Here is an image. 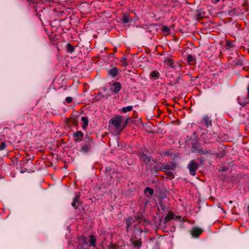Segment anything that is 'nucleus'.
<instances>
[{
	"label": "nucleus",
	"instance_id": "1",
	"mask_svg": "<svg viewBox=\"0 0 249 249\" xmlns=\"http://www.w3.org/2000/svg\"><path fill=\"white\" fill-rule=\"evenodd\" d=\"M95 146L93 138L87 135L84 139L83 143L80 145V152L83 154H87L90 152Z\"/></svg>",
	"mask_w": 249,
	"mask_h": 249
},
{
	"label": "nucleus",
	"instance_id": "2",
	"mask_svg": "<svg viewBox=\"0 0 249 249\" xmlns=\"http://www.w3.org/2000/svg\"><path fill=\"white\" fill-rule=\"evenodd\" d=\"M123 116L121 115H117L112 118L109 122V124H112L116 129L119 130L120 132L121 131V128L122 127L121 124L123 120Z\"/></svg>",
	"mask_w": 249,
	"mask_h": 249
},
{
	"label": "nucleus",
	"instance_id": "3",
	"mask_svg": "<svg viewBox=\"0 0 249 249\" xmlns=\"http://www.w3.org/2000/svg\"><path fill=\"white\" fill-rule=\"evenodd\" d=\"M191 145V151L192 153H196L197 155H201V153H203L201 144L198 141L192 142Z\"/></svg>",
	"mask_w": 249,
	"mask_h": 249
},
{
	"label": "nucleus",
	"instance_id": "4",
	"mask_svg": "<svg viewBox=\"0 0 249 249\" xmlns=\"http://www.w3.org/2000/svg\"><path fill=\"white\" fill-rule=\"evenodd\" d=\"M200 124L206 128L211 126L212 125V116L208 114H204L201 118Z\"/></svg>",
	"mask_w": 249,
	"mask_h": 249
},
{
	"label": "nucleus",
	"instance_id": "5",
	"mask_svg": "<svg viewBox=\"0 0 249 249\" xmlns=\"http://www.w3.org/2000/svg\"><path fill=\"white\" fill-rule=\"evenodd\" d=\"M198 164L194 160H190L187 165V168L189 169V173L193 176L196 175V172L198 169Z\"/></svg>",
	"mask_w": 249,
	"mask_h": 249
},
{
	"label": "nucleus",
	"instance_id": "6",
	"mask_svg": "<svg viewBox=\"0 0 249 249\" xmlns=\"http://www.w3.org/2000/svg\"><path fill=\"white\" fill-rule=\"evenodd\" d=\"M88 239L84 236H82L78 240L77 249H89Z\"/></svg>",
	"mask_w": 249,
	"mask_h": 249
},
{
	"label": "nucleus",
	"instance_id": "7",
	"mask_svg": "<svg viewBox=\"0 0 249 249\" xmlns=\"http://www.w3.org/2000/svg\"><path fill=\"white\" fill-rule=\"evenodd\" d=\"M193 15L194 18L196 20L201 19L204 15V10L202 8L197 9L193 12Z\"/></svg>",
	"mask_w": 249,
	"mask_h": 249
},
{
	"label": "nucleus",
	"instance_id": "8",
	"mask_svg": "<svg viewBox=\"0 0 249 249\" xmlns=\"http://www.w3.org/2000/svg\"><path fill=\"white\" fill-rule=\"evenodd\" d=\"M72 206L75 209H80L81 206V202L80 201V196L76 195L74 198L73 199V201L71 203Z\"/></svg>",
	"mask_w": 249,
	"mask_h": 249
},
{
	"label": "nucleus",
	"instance_id": "9",
	"mask_svg": "<svg viewBox=\"0 0 249 249\" xmlns=\"http://www.w3.org/2000/svg\"><path fill=\"white\" fill-rule=\"evenodd\" d=\"M74 140L75 142H79L84 141V133L80 130L77 131L73 134Z\"/></svg>",
	"mask_w": 249,
	"mask_h": 249
},
{
	"label": "nucleus",
	"instance_id": "10",
	"mask_svg": "<svg viewBox=\"0 0 249 249\" xmlns=\"http://www.w3.org/2000/svg\"><path fill=\"white\" fill-rule=\"evenodd\" d=\"M121 88L122 86L120 83L114 82L111 86L110 90H111L114 94H116L120 91Z\"/></svg>",
	"mask_w": 249,
	"mask_h": 249
},
{
	"label": "nucleus",
	"instance_id": "11",
	"mask_svg": "<svg viewBox=\"0 0 249 249\" xmlns=\"http://www.w3.org/2000/svg\"><path fill=\"white\" fill-rule=\"evenodd\" d=\"M136 220L138 221V223L134 227V230L135 231H139L140 232H142L143 231L142 229H140L139 224L141 223L144 219V217L142 214H139L135 217Z\"/></svg>",
	"mask_w": 249,
	"mask_h": 249
},
{
	"label": "nucleus",
	"instance_id": "12",
	"mask_svg": "<svg viewBox=\"0 0 249 249\" xmlns=\"http://www.w3.org/2000/svg\"><path fill=\"white\" fill-rule=\"evenodd\" d=\"M107 75L112 78H115L119 72V69L116 67H113L107 70Z\"/></svg>",
	"mask_w": 249,
	"mask_h": 249
},
{
	"label": "nucleus",
	"instance_id": "13",
	"mask_svg": "<svg viewBox=\"0 0 249 249\" xmlns=\"http://www.w3.org/2000/svg\"><path fill=\"white\" fill-rule=\"evenodd\" d=\"M202 232V229L197 227H194L191 230V234L193 237L197 238Z\"/></svg>",
	"mask_w": 249,
	"mask_h": 249
},
{
	"label": "nucleus",
	"instance_id": "14",
	"mask_svg": "<svg viewBox=\"0 0 249 249\" xmlns=\"http://www.w3.org/2000/svg\"><path fill=\"white\" fill-rule=\"evenodd\" d=\"M121 19L124 23H129L132 21V18L127 13L123 14L122 18Z\"/></svg>",
	"mask_w": 249,
	"mask_h": 249
},
{
	"label": "nucleus",
	"instance_id": "15",
	"mask_svg": "<svg viewBox=\"0 0 249 249\" xmlns=\"http://www.w3.org/2000/svg\"><path fill=\"white\" fill-rule=\"evenodd\" d=\"M126 224V231L128 232L129 231L130 227L132 226L134 222V219L132 216H129L125 220Z\"/></svg>",
	"mask_w": 249,
	"mask_h": 249
},
{
	"label": "nucleus",
	"instance_id": "16",
	"mask_svg": "<svg viewBox=\"0 0 249 249\" xmlns=\"http://www.w3.org/2000/svg\"><path fill=\"white\" fill-rule=\"evenodd\" d=\"M241 14H242L240 11L239 8H235L234 9H231L229 10L228 12V16H239Z\"/></svg>",
	"mask_w": 249,
	"mask_h": 249
},
{
	"label": "nucleus",
	"instance_id": "17",
	"mask_svg": "<svg viewBox=\"0 0 249 249\" xmlns=\"http://www.w3.org/2000/svg\"><path fill=\"white\" fill-rule=\"evenodd\" d=\"M96 239L95 236L93 235H91L89 236V239H88V244L89 247H95L96 246Z\"/></svg>",
	"mask_w": 249,
	"mask_h": 249
},
{
	"label": "nucleus",
	"instance_id": "18",
	"mask_svg": "<svg viewBox=\"0 0 249 249\" xmlns=\"http://www.w3.org/2000/svg\"><path fill=\"white\" fill-rule=\"evenodd\" d=\"M176 167V164L175 162H171L170 164H166L163 166V171L164 170H173Z\"/></svg>",
	"mask_w": 249,
	"mask_h": 249
},
{
	"label": "nucleus",
	"instance_id": "19",
	"mask_svg": "<svg viewBox=\"0 0 249 249\" xmlns=\"http://www.w3.org/2000/svg\"><path fill=\"white\" fill-rule=\"evenodd\" d=\"M77 113L74 112L72 113V117L70 118V121L73 125H77L78 121L77 120V117L79 116V115H76Z\"/></svg>",
	"mask_w": 249,
	"mask_h": 249
},
{
	"label": "nucleus",
	"instance_id": "20",
	"mask_svg": "<svg viewBox=\"0 0 249 249\" xmlns=\"http://www.w3.org/2000/svg\"><path fill=\"white\" fill-rule=\"evenodd\" d=\"M164 62L171 68H174L176 66L174 64L173 60L170 58H165L164 60Z\"/></svg>",
	"mask_w": 249,
	"mask_h": 249
},
{
	"label": "nucleus",
	"instance_id": "21",
	"mask_svg": "<svg viewBox=\"0 0 249 249\" xmlns=\"http://www.w3.org/2000/svg\"><path fill=\"white\" fill-rule=\"evenodd\" d=\"M140 158L142 160L145 162L146 164H148L150 161V158L145 154L142 153Z\"/></svg>",
	"mask_w": 249,
	"mask_h": 249
},
{
	"label": "nucleus",
	"instance_id": "22",
	"mask_svg": "<svg viewBox=\"0 0 249 249\" xmlns=\"http://www.w3.org/2000/svg\"><path fill=\"white\" fill-rule=\"evenodd\" d=\"M131 243L135 248L139 249L142 246V240L141 239L138 240H131Z\"/></svg>",
	"mask_w": 249,
	"mask_h": 249
},
{
	"label": "nucleus",
	"instance_id": "23",
	"mask_svg": "<svg viewBox=\"0 0 249 249\" xmlns=\"http://www.w3.org/2000/svg\"><path fill=\"white\" fill-rule=\"evenodd\" d=\"M81 120L83 123V124L82 126L83 129L86 130L89 124V120L88 118L86 117H82Z\"/></svg>",
	"mask_w": 249,
	"mask_h": 249
},
{
	"label": "nucleus",
	"instance_id": "24",
	"mask_svg": "<svg viewBox=\"0 0 249 249\" xmlns=\"http://www.w3.org/2000/svg\"><path fill=\"white\" fill-rule=\"evenodd\" d=\"M114 164L111 166H107L106 167V172L108 173L109 175H113L115 173V169L113 168Z\"/></svg>",
	"mask_w": 249,
	"mask_h": 249
},
{
	"label": "nucleus",
	"instance_id": "25",
	"mask_svg": "<svg viewBox=\"0 0 249 249\" xmlns=\"http://www.w3.org/2000/svg\"><path fill=\"white\" fill-rule=\"evenodd\" d=\"M173 218H174V216H173V213L171 212H169L165 217L164 220L163 221V224L164 225H165L171 219H172Z\"/></svg>",
	"mask_w": 249,
	"mask_h": 249
},
{
	"label": "nucleus",
	"instance_id": "26",
	"mask_svg": "<svg viewBox=\"0 0 249 249\" xmlns=\"http://www.w3.org/2000/svg\"><path fill=\"white\" fill-rule=\"evenodd\" d=\"M66 48L67 51L70 53H72L75 51V47L70 43L67 44Z\"/></svg>",
	"mask_w": 249,
	"mask_h": 249
},
{
	"label": "nucleus",
	"instance_id": "27",
	"mask_svg": "<svg viewBox=\"0 0 249 249\" xmlns=\"http://www.w3.org/2000/svg\"><path fill=\"white\" fill-rule=\"evenodd\" d=\"M144 193H148L149 196H151L154 194V190L149 187H147L145 188L144 191Z\"/></svg>",
	"mask_w": 249,
	"mask_h": 249
},
{
	"label": "nucleus",
	"instance_id": "28",
	"mask_svg": "<svg viewBox=\"0 0 249 249\" xmlns=\"http://www.w3.org/2000/svg\"><path fill=\"white\" fill-rule=\"evenodd\" d=\"M133 107L132 106H128L122 108L121 110L123 113H126L127 112L130 111L132 110Z\"/></svg>",
	"mask_w": 249,
	"mask_h": 249
},
{
	"label": "nucleus",
	"instance_id": "29",
	"mask_svg": "<svg viewBox=\"0 0 249 249\" xmlns=\"http://www.w3.org/2000/svg\"><path fill=\"white\" fill-rule=\"evenodd\" d=\"M132 119L130 117H127L124 122V124L123 125L122 127L121 128V131H122L126 125L130 123H132Z\"/></svg>",
	"mask_w": 249,
	"mask_h": 249
},
{
	"label": "nucleus",
	"instance_id": "30",
	"mask_svg": "<svg viewBox=\"0 0 249 249\" xmlns=\"http://www.w3.org/2000/svg\"><path fill=\"white\" fill-rule=\"evenodd\" d=\"M187 60L189 63L195 62L196 59L195 57L191 54H188L187 57Z\"/></svg>",
	"mask_w": 249,
	"mask_h": 249
},
{
	"label": "nucleus",
	"instance_id": "31",
	"mask_svg": "<svg viewBox=\"0 0 249 249\" xmlns=\"http://www.w3.org/2000/svg\"><path fill=\"white\" fill-rule=\"evenodd\" d=\"M150 76L155 79H158L160 76V73L157 71H152L150 73Z\"/></svg>",
	"mask_w": 249,
	"mask_h": 249
},
{
	"label": "nucleus",
	"instance_id": "32",
	"mask_svg": "<svg viewBox=\"0 0 249 249\" xmlns=\"http://www.w3.org/2000/svg\"><path fill=\"white\" fill-rule=\"evenodd\" d=\"M237 102L239 104H240L242 107H245L246 105L249 103L248 102L246 101V100L242 101L239 97H238L237 98Z\"/></svg>",
	"mask_w": 249,
	"mask_h": 249
},
{
	"label": "nucleus",
	"instance_id": "33",
	"mask_svg": "<svg viewBox=\"0 0 249 249\" xmlns=\"http://www.w3.org/2000/svg\"><path fill=\"white\" fill-rule=\"evenodd\" d=\"M121 62H122V65L124 66H126L128 65L126 55H123V57L121 59Z\"/></svg>",
	"mask_w": 249,
	"mask_h": 249
},
{
	"label": "nucleus",
	"instance_id": "34",
	"mask_svg": "<svg viewBox=\"0 0 249 249\" xmlns=\"http://www.w3.org/2000/svg\"><path fill=\"white\" fill-rule=\"evenodd\" d=\"M234 66H242L243 65L242 60L238 59L233 61Z\"/></svg>",
	"mask_w": 249,
	"mask_h": 249
},
{
	"label": "nucleus",
	"instance_id": "35",
	"mask_svg": "<svg viewBox=\"0 0 249 249\" xmlns=\"http://www.w3.org/2000/svg\"><path fill=\"white\" fill-rule=\"evenodd\" d=\"M162 31L164 33L168 34L170 32V30L168 27L166 26H162Z\"/></svg>",
	"mask_w": 249,
	"mask_h": 249
},
{
	"label": "nucleus",
	"instance_id": "36",
	"mask_svg": "<svg viewBox=\"0 0 249 249\" xmlns=\"http://www.w3.org/2000/svg\"><path fill=\"white\" fill-rule=\"evenodd\" d=\"M132 123H134L136 125H139L142 123L141 119H138L137 120H132Z\"/></svg>",
	"mask_w": 249,
	"mask_h": 249
},
{
	"label": "nucleus",
	"instance_id": "37",
	"mask_svg": "<svg viewBox=\"0 0 249 249\" xmlns=\"http://www.w3.org/2000/svg\"><path fill=\"white\" fill-rule=\"evenodd\" d=\"M202 153H201V155L212 154L211 151L208 149L203 150L202 149Z\"/></svg>",
	"mask_w": 249,
	"mask_h": 249
},
{
	"label": "nucleus",
	"instance_id": "38",
	"mask_svg": "<svg viewBox=\"0 0 249 249\" xmlns=\"http://www.w3.org/2000/svg\"><path fill=\"white\" fill-rule=\"evenodd\" d=\"M180 80H182V79L181 76H178L175 79L174 82L175 84H179Z\"/></svg>",
	"mask_w": 249,
	"mask_h": 249
},
{
	"label": "nucleus",
	"instance_id": "39",
	"mask_svg": "<svg viewBox=\"0 0 249 249\" xmlns=\"http://www.w3.org/2000/svg\"><path fill=\"white\" fill-rule=\"evenodd\" d=\"M154 170L155 172H157V171H163V166L159 167L158 165L155 166Z\"/></svg>",
	"mask_w": 249,
	"mask_h": 249
},
{
	"label": "nucleus",
	"instance_id": "40",
	"mask_svg": "<svg viewBox=\"0 0 249 249\" xmlns=\"http://www.w3.org/2000/svg\"><path fill=\"white\" fill-rule=\"evenodd\" d=\"M248 5V0H244V2L243 3V6L245 7V8L247 11H249V7H247Z\"/></svg>",
	"mask_w": 249,
	"mask_h": 249
},
{
	"label": "nucleus",
	"instance_id": "41",
	"mask_svg": "<svg viewBox=\"0 0 249 249\" xmlns=\"http://www.w3.org/2000/svg\"><path fill=\"white\" fill-rule=\"evenodd\" d=\"M228 168L225 166H222L219 168V171L221 172H225L227 171Z\"/></svg>",
	"mask_w": 249,
	"mask_h": 249
},
{
	"label": "nucleus",
	"instance_id": "42",
	"mask_svg": "<svg viewBox=\"0 0 249 249\" xmlns=\"http://www.w3.org/2000/svg\"><path fill=\"white\" fill-rule=\"evenodd\" d=\"M6 143L4 142H2L0 144V150H3L6 147Z\"/></svg>",
	"mask_w": 249,
	"mask_h": 249
},
{
	"label": "nucleus",
	"instance_id": "43",
	"mask_svg": "<svg viewBox=\"0 0 249 249\" xmlns=\"http://www.w3.org/2000/svg\"><path fill=\"white\" fill-rule=\"evenodd\" d=\"M65 101L67 103H71L72 101V98L71 97H67L66 98Z\"/></svg>",
	"mask_w": 249,
	"mask_h": 249
},
{
	"label": "nucleus",
	"instance_id": "44",
	"mask_svg": "<svg viewBox=\"0 0 249 249\" xmlns=\"http://www.w3.org/2000/svg\"><path fill=\"white\" fill-rule=\"evenodd\" d=\"M160 205L161 206V209L163 210V211H164L165 209L166 208V206L165 205H163V203L160 201Z\"/></svg>",
	"mask_w": 249,
	"mask_h": 249
},
{
	"label": "nucleus",
	"instance_id": "45",
	"mask_svg": "<svg viewBox=\"0 0 249 249\" xmlns=\"http://www.w3.org/2000/svg\"><path fill=\"white\" fill-rule=\"evenodd\" d=\"M143 223L145 224V225H148L150 224V221L148 220L147 219L144 218V219H143Z\"/></svg>",
	"mask_w": 249,
	"mask_h": 249
},
{
	"label": "nucleus",
	"instance_id": "46",
	"mask_svg": "<svg viewBox=\"0 0 249 249\" xmlns=\"http://www.w3.org/2000/svg\"><path fill=\"white\" fill-rule=\"evenodd\" d=\"M171 153H172L170 151H166V152H164L163 153V154L164 156H169L171 154Z\"/></svg>",
	"mask_w": 249,
	"mask_h": 249
},
{
	"label": "nucleus",
	"instance_id": "47",
	"mask_svg": "<svg viewBox=\"0 0 249 249\" xmlns=\"http://www.w3.org/2000/svg\"><path fill=\"white\" fill-rule=\"evenodd\" d=\"M226 155V152L224 150L222 151V152L221 153V154L219 156L220 158H222L224 157Z\"/></svg>",
	"mask_w": 249,
	"mask_h": 249
},
{
	"label": "nucleus",
	"instance_id": "48",
	"mask_svg": "<svg viewBox=\"0 0 249 249\" xmlns=\"http://www.w3.org/2000/svg\"><path fill=\"white\" fill-rule=\"evenodd\" d=\"M175 84L174 83V81H170L169 83V85L170 86H175Z\"/></svg>",
	"mask_w": 249,
	"mask_h": 249
},
{
	"label": "nucleus",
	"instance_id": "49",
	"mask_svg": "<svg viewBox=\"0 0 249 249\" xmlns=\"http://www.w3.org/2000/svg\"><path fill=\"white\" fill-rule=\"evenodd\" d=\"M167 175L168 176L171 177L173 176V173L171 172H168Z\"/></svg>",
	"mask_w": 249,
	"mask_h": 249
},
{
	"label": "nucleus",
	"instance_id": "50",
	"mask_svg": "<svg viewBox=\"0 0 249 249\" xmlns=\"http://www.w3.org/2000/svg\"><path fill=\"white\" fill-rule=\"evenodd\" d=\"M246 38L248 40H249V32H248L247 34H246V36H245Z\"/></svg>",
	"mask_w": 249,
	"mask_h": 249
},
{
	"label": "nucleus",
	"instance_id": "51",
	"mask_svg": "<svg viewBox=\"0 0 249 249\" xmlns=\"http://www.w3.org/2000/svg\"><path fill=\"white\" fill-rule=\"evenodd\" d=\"M220 1V0H212L213 3H217Z\"/></svg>",
	"mask_w": 249,
	"mask_h": 249
},
{
	"label": "nucleus",
	"instance_id": "52",
	"mask_svg": "<svg viewBox=\"0 0 249 249\" xmlns=\"http://www.w3.org/2000/svg\"><path fill=\"white\" fill-rule=\"evenodd\" d=\"M197 160L200 161V162H203V158L202 157L201 158H199L197 159Z\"/></svg>",
	"mask_w": 249,
	"mask_h": 249
},
{
	"label": "nucleus",
	"instance_id": "53",
	"mask_svg": "<svg viewBox=\"0 0 249 249\" xmlns=\"http://www.w3.org/2000/svg\"><path fill=\"white\" fill-rule=\"evenodd\" d=\"M247 90H248V96L246 98L247 99H249V87H247Z\"/></svg>",
	"mask_w": 249,
	"mask_h": 249
},
{
	"label": "nucleus",
	"instance_id": "54",
	"mask_svg": "<svg viewBox=\"0 0 249 249\" xmlns=\"http://www.w3.org/2000/svg\"><path fill=\"white\" fill-rule=\"evenodd\" d=\"M29 2H32V0H27Z\"/></svg>",
	"mask_w": 249,
	"mask_h": 249
},
{
	"label": "nucleus",
	"instance_id": "55",
	"mask_svg": "<svg viewBox=\"0 0 249 249\" xmlns=\"http://www.w3.org/2000/svg\"><path fill=\"white\" fill-rule=\"evenodd\" d=\"M162 218H161L160 219V222L162 221Z\"/></svg>",
	"mask_w": 249,
	"mask_h": 249
}]
</instances>
